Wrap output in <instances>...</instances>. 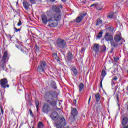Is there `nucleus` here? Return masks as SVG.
Wrapping results in <instances>:
<instances>
[{"mask_svg": "<svg viewBox=\"0 0 128 128\" xmlns=\"http://www.w3.org/2000/svg\"><path fill=\"white\" fill-rule=\"evenodd\" d=\"M30 102V101H29V103Z\"/></svg>", "mask_w": 128, "mask_h": 128, "instance_id": "obj_54", "label": "nucleus"}, {"mask_svg": "<svg viewBox=\"0 0 128 128\" xmlns=\"http://www.w3.org/2000/svg\"><path fill=\"white\" fill-rule=\"evenodd\" d=\"M91 8H96V10H100L101 8H98V4H93L91 5Z\"/></svg>", "mask_w": 128, "mask_h": 128, "instance_id": "obj_25", "label": "nucleus"}, {"mask_svg": "<svg viewBox=\"0 0 128 128\" xmlns=\"http://www.w3.org/2000/svg\"><path fill=\"white\" fill-rule=\"evenodd\" d=\"M60 124L62 126H66V120L64 117L60 118Z\"/></svg>", "mask_w": 128, "mask_h": 128, "instance_id": "obj_18", "label": "nucleus"}, {"mask_svg": "<svg viewBox=\"0 0 128 128\" xmlns=\"http://www.w3.org/2000/svg\"><path fill=\"white\" fill-rule=\"evenodd\" d=\"M32 128H34V126H32Z\"/></svg>", "mask_w": 128, "mask_h": 128, "instance_id": "obj_53", "label": "nucleus"}, {"mask_svg": "<svg viewBox=\"0 0 128 128\" xmlns=\"http://www.w3.org/2000/svg\"><path fill=\"white\" fill-rule=\"evenodd\" d=\"M56 128H62V126H60V125L58 124H56Z\"/></svg>", "mask_w": 128, "mask_h": 128, "instance_id": "obj_38", "label": "nucleus"}, {"mask_svg": "<svg viewBox=\"0 0 128 128\" xmlns=\"http://www.w3.org/2000/svg\"><path fill=\"white\" fill-rule=\"evenodd\" d=\"M50 118L54 120H58L60 118V115H58V112H54L51 114Z\"/></svg>", "mask_w": 128, "mask_h": 128, "instance_id": "obj_9", "label": "nucleus"}, {"mask_svg": "<svg viewBox=\"0 0 128 128\" xmlns=\"http://www.w3.org/2000/svg\"><path fill=\"white\" fill-rule=\"evenodd\" d=\"M104 38L106 42H110L112 46L118 48V44L114 41V36L109 32H106L104 36Z\"/></svg>", "mask_w": 128, "mask_h": 128, "instance_id": "obj_3", "label": "nucleus"}, {"mask_svg": "<svg viewBox=\"0 0 128 128\" xmlns=\"http://www.w3.org/2000/svg\"><path fill=\"white\" fill-rule=\"evenodd\" d=\"M90 98H92V96H90V98H89V99H88V104H90Z\"/></svg>", "mask_w": 128, "mask_h": 128, "instance_id": "obj_42", "label": "nucleus"}, {"mask_svg": "<svg viewBox=\"0 0 128 128\" xmlns=\"http://www.w3.org/2000/svg\"><path fill=\"white\" fill-rule=\"evenodd\" d=\"M41 18L42 22L44 24H48V19L46 15L44 14H43L41 16Z\"/></svg>", "mask_w": 128, "mask_h": 128, "instance_id": "obj_12", "label": "nucleus"}, {"mask_svg": "<svg viewBox=\"0 0 128 128\" xmlns=\"http://www.w3.org/2000/svg\"><path fill=\"white\" fill-rule=\"evenodd\" d=\"M72 58H73L72 54L70 52H69L67 54V60H68V62H70V60H72Z\"/></svg>", "mask_w": 128, "mask_h": 128, "instance_id": "obj_17", "label": "nucleus"}, {"mask_svg": "<svg viewBox=\"0 0 128 128\" xmlns=\"http://www.w3.org/2000/svg\"><path fill=\"white\" fill-rule=\"evenodd\" d=\"M56 0H50V2H54Z\"/></svg>", "mask_w": 128, "mask_h": 128, "instance_id": "obj_48", "label": "nucleus"}, {"mask_svg": "<svg viewBox=\"0 0 128 128\" xmlns=\"http://www.w3.org/2000/svg\"><path fill=\"white\" fill-rule=\"evenodd\" d=\"M22 18H20L19 22L18 23L17 25L18 26H22Z\"/></svg>", "mask_w": 128, "mask_h": 128, "instance_id": "obj_32", "label": "nucleus"}, {"mask_svg": "<svg viewBox=\"0 0 128 128\" xmlns=\"http://www.w3.org/2000/svg\"><path fill=\"white\" fill-rule=\"evenodd\" d=\"M53 56L54 58H56V60H57V62H60L58 57V54H56V53L53 54Z\"/></svg>", "mask_w": 128, "mask_h": 128, "instance_id": "obj_29", "label": "nucleus"}, {"mask_svg": "<svg viewBox=\"0 0 128 128\" xmlns=\"http://www.w3.org/2000/svg\"><path fill=\"white\" fill-rule=\"evenodd\" d=\"M112 16H114V12L109 13L108 15V18H112Z\"/></svg>", "mask_w": 128, "mask_h": 128, "instance_id": "obj_33", "label": "nucleus"}, {"mask_svg": "<svg viewBox=\"0 0 128 128\" xmlns=\"http://www.w3.org/2000/svg\"><path fill=\"white\" fill-rule=\"evenodd\" d=\"M116 98H117L118 100V95H117Z\"/></svg>", "mask_w": 128, "mask_h": 128, "instance_id": "obj_46", "label": "nucleus"}, {"mask_svg": "<svg viewBox=\"0 0 128 128\" xmlns=\"http://www.w3.org/2000/svg\"><path fill=\"white\" fill-rule=\"evenodd\" d=\"M0 85L3 88H10V85L8 84V79L4 78L0 80Z\"/></svg>", "mask_w": 128, "mask_h": 128, "instance_id": "obj_7", "label": "nucleus"}, {"mask_svg": "<svg viewBox=\"0 0 128 128\" xmlns=\"http://www.w3.org/2000/svg\"><path fill=\"white\" fill-rule=\"evenodd\" d=\"M56 110H60V108H57V109Z\"/></svg>", "mask_w": 128, "mask_h": 128, "instance_id": "obj_50", "label": "nucleus"}, {"mask_svg": "<svg viewBox=\"0 0 128 128\" xmlns=\"http://www.w3.org/2000/svg\"><path fill=\"white\" fill-rule=\"evenodd\" d=\"M62 2H66V0H61Z\"/></svg>", "mask_w": 128, "mask_h": 128, "instance_id": "obj_47", "label": "nucleus"}, {"mask_svg": "<svg viewBox=\"0 0 128 128\" xmlns=\"http://www.w3.org/2000/svg\"><path fill=\"white\" fill-rule=\"evenodd\" d=\"M50 88H54V90H56L58 87L56 86V84L54 81H52L50 84Z\"/></svg>", "mask_w": 128, "mask_h": 128, "instance_id": "obj_14", "label": "nucleus"}, {"mask_svg": "<svg viewBox=\"0 0 128 128\" xmlns=\"http://www.w3.org/2000/svg\"><path fill=\"white\" fill-rule=\"evenodd\" d=\"M49 102L52 106H56V98H58V92L56 91H49Z\"/></svg>", "mask_w": 128, "mask_h": 128, "instance_id": "obj_1", "label": "nucleus"}, {"mask_svg": "<svg viewBox=\"0 0 128 128\" xmlns=\"http://www.w3.org/2000/svg\"><path fill=\"white\" fill-rule=\"evenodd\" d=\"M59 8H62V6L60 5Z\"/></svg>", "mask_w": 128, "mask_h": 128, "instance_id": "obj_44", "label": "nucleus"}, {"mask_svg": "<svg viewBox=\"0 0 128 128\" xmlns=\"http://www.w3.org/2000/svg\"><path fill=\"white\" fill-rule=\"evenodd\" d=\"M118 80V77L116 76H115L114 78H113L112 80Z\"/></svg>", "mask_w": 128, "mask_h": 128, "instance_id": "obj_39", "label": "nucleus"}, {"mask_svg": "<svg viewBox=\"0 0 128 128\" xmlns=\"http://www.w3.org/2000/svg\"><path fill=\"white\" fill-rule=\"evenodd\" d=\"M106 70H102V78H104L106 76Z\"/></svg>", "mask_w": 128, "mask_h": 128, "instance_id": "obj_30", "label": "nucleus"}, {"mask_svg": "<svg viewBox=\"0 0 128 128\" xmlns=\"http://www.w3.org/2000/svg\"><path fill=\"white\" fill-rule=\"evenodd\" d=\"M30 2H34L36 0H29Z\"/></svg>", "mask_w": 128, "mask_h": 128, "instance_id": "obj_45", "label": "nucleus"}, {"mask_svg": "<svg viewBox=\"0 0 128 128\" xmlns=\"http://www.w3.org/2000/svg\"><path fill=\"white\" fill-rule=\"evenodd\" d=\"M29 112L30 116L34 117V113H32V109H29Z\"/></svg>", "mask_w": 128, "mask_h": 128, "instance_id": "obj_35", "label": "nucleus"}, {"mask_svg": "<svg viewBox=\"0 0 128 128\" xmlns=\"http://www.w3.org/2000/svg\"><path fill=\"white\" fill-rule=\"evenodd\" d=\"M44 98L46 100L47 102H48V92H46V93H45Z\"/></svg>", "mask_w": 128, "mask_h": 128, "instance_id": "obj_26", "label": "nucleus"}, {"mask_svg": "<svg viewBox=\"0 0 128 128\" xmlns=\"http://www.w3.org/2000/svg\"><path fill=\"white\" fill-rule=\"evenodd\" d=\"M26 96H28V94H25V98H26Z\"/></svg>", "mask_w": 128, "mask_h": 128, "instance_id": "obj_43", "label": "nucleus"}, {"mask_svg": "<svg viewBox=\"0 0 128 128\" xmlns=\"http://www.w3.org/2000/svg\"><path fill=\"white\" fill-rule=\"evenodd\" d=\"M42 111L44 114H48V103H44L42 107Z\"/></svg>", "mask_w": 128, "mask_h": 128, "instance_id": "obj_11", "label": "nucleus"}, {"mask_svg": "<svg viewBox=\"0 0 128 128\" xmlns=\"http://www.w3.org/2000/svg\"><path fill=\"white\" fill-rule=\"evenodd\" d=\"M114 40L115 44H118V42H120L122 40V35L120 34H117L114 37Z\"/></svg>", "mask_w": 128, "mask_h": 128, "instance_id": "obj_8", "label": "nucleus"}, {"mask_svg": "<svg viewBox=\"0 0 128 128\" xmlns=\"http://www.w3.org/2000/svg\"><path fill=\"white\" fill-rule=\"evenodd\" d=\"M6 58H8V52L6 51L3 55L2 60L0 62V68H2L4 70V66H6Z\"/></svg>", "mask_w": 128, "mask_h": 128, "instance_id": "obj_5", "label": "nucleus"}, {"mask_svg": "<svg viewBox=\"0 0 128 128\" xmlns=\"http://www.w3.org/2000/svg\"><path fill=\"white\" fill-rule=\"evenodd\" d=\"M2 58V55L0 54V58Z\"/></svg>", "mask_w": 128, "mask_h": 128, "instance_id": "obj_49", "label": "nucleus"}, {"mask_svg": "<svg viewBox=\"0 0 128 128\" xmlns=\"http://www.w3.org/2000/svg\"><path fill=\"white\" fill-rule=\"evenodd\" d=\"M93 50L95 52H100V46L98 44H95L93 47Z\"/></svg>", "mask_w": 128, "mask_h": 128, "instance_id": "obj_13", "label": "nucleus"}, {"mask_svg": "<svg viewBox=\"0 0 128 128\" xmlns=\"http://www.w3.org/2000/svg\"><path fill=\"white\" fill-rule=\"evenodd\" d=\"M98 8H101L100 10H102V8H98Z\"/></svg>", "mask_w": 128, "mask_h": 128, "instance_id": "obj_52", "label": "nucleus"}, {"mask_svg": "<svg viewBox=\"0 0 128 128\" xmlns=\"http://www.w3.org/2000/svg\"><path fill=\"white\" fill-rule=\"evenodd\" d=\"M71 114H72V116H78V110H76V108H72V110H71Z\"/></svg>", "mask_w": 128, "mask_h": 128, "instance_id": "obj_16", "label": "nucleus"}, {"mask_svg": "<svg viewBox=\"0 0 128 128\" xmlns=\"http://www.w3.org/2000/svg\"><path fill=\"white\" fill-rule=\"evenodd\" d=\"M102 80H104V78H102L100 82V88H102Z\"/></svg>", "mask_w": 128, "mask_h": 128, "instance_id": "obj_37", "label": "nucleus"}, {"mask_svg": "<svg viewBox=\"0 0 128 128\" xmlns=\"http://www.w3.org/2000/svg\"><path fill=\"white\" fill-rule=\"evenodd\" d=\"M86 16V14H80L79 16H78L76 20V22L77 23H80V22H82V18H84V16Z\"/></svg>", "mask_w": 128, "mask_h": 128, "instance_id": "obj_10", "label": "nucleus"}, {"mask_svg": "<svg viewBox=\"0 0 128 128\" xmlns=\"http://www.w3.org/2000/svg\"><path fill=\"white\" fill-rule=\"evenodd\" d=\"M78 88H79V92H82V90H84V84L82 83H80L78 86Z\"/></svg>", "mask_w": 128, "mask_h": 128, "instance_id": "obj_22", "label": "nucleus"}, {"mask_svg": "<svg viewBox=\"0 0 128 128\" xmlns=\"http://www.w3.org/2000/svg\"><path fill=\"white\" fill-rule=\"evenodd\" d=\"M120 60V58L118 57H114V60L116 62H118Z\"/></svg>", "mask_w": 128, "mask_h": 128, "instance_id": "obj_34", "label": "nucleus"}, {"mask_svg": "<svg viewBox=\"0 0 128 128\" xmlns=\"http://www.w3.org/2000/svg\"><path fill=\"white\" fill-rule=\"evenodd\" d=\"M95 98L96 100V102H100V95L99 94H96L95 95Z\"/></svg>", "mask_w": 128, "mask_h": 128, "instance_id": "obj_23", "label": "nucleus"}, {"mask_svg": "<svg viewBox=\"0 0 128 128\" xmlns=\"http://www.w3.org/2000/svg\"><path fill=\"white\" fill-rule=\"evenodd\" d=\"M72 74L73 76H76L78 74V70L76 68H72Z\"/></svg>", "mask_w": 128, "mask_h": 128, "instance_id": "obj_21", "label": "nucleus"}, {"mask_svg": "<svg viewBox=\"0 0 128 128\" xmlns=\"http://www.w3.org/2000/svg\"><path fill=\"white\" fill-rule=\"evenodd\" d=\"M102 24V20L98 18L97 20L96 26H100V24Z\"/></svg>", "mask_w": 128, "mask_h": 128, "instance_id": "obj_27", "label": "nucleus"}, {"mask_svg": "<svg viewBox=\"0 0 128 128\" xmlns=\"http://www.w3.org/2000/svg\"><path fill=\"white\" fill-rule=\"evenodd\" d=\"M106 52V45H102L101 46V50L100 51V54L102 52Z\"/></svg>", "mask_w": 128, "mask_h": 128, "instance_id": "obj_20", "label": "nucleus"}, {"mask_svg": "<svg viewBox=\"0 0 128 128\" xmlns=\"http://www.w3.org/2000/svg\"><path fill=\"white\" fill-rule=\"evenodd\" d=\"M122 44V43L121 42V43H120V44Z\"/></svg>", "mask_w": 128, "mask_h": 128, "instance_id": "obj_55", "label": "nucleus"}, {"mask_svg": "<svg viewBox=\"0 0 128 128\" xmlns=\"http://www.w3.org/2000/svg\"><path fill=\"white\" fill-rule=\"evenodd\" d=\"M22 4L25 10H28V8H30V4L28 3V2L27 1L24 0L22 2Z\"/></svg>", "mask_w": 128, "mask_h": 128, "instance_id": "obj_15", "label": "nucleus"}, {"mask_svg": "<svg viewBox=\"0 0 128 128\" xmlns=\"http://www.w3.org/2000/svg\"><path fill=\"white\" fill-rule=\"evenodd\" d=\"M73 104L75 105L76 104V100H73Z\"/></svg>", "mask_w": 128, "mask_h": 128, "instance_id": "obj_40", "label": "nucleus"}, {"mask_svg": "<svg viewBox=\"0 0 128 128\" xmlns=\"http://www.w3.org/2000/svg\"><path fill=\"white\" fill-rule=\"evenodd\" d=\"M52 10L54 12H60V8L56 6H53L52 7Z\"/></svg>", "mask_w": 128, "mask_h": 128, "instance_id": "obj_19", "label": "nucleus"}, {"mask_svg": "<svg viewBox=\"0 0 128 128\" xmlns=\"http://www.w3.org/2000/svg\"><path fill=\"white\" fill-rule=\"evenodd\" d=\"M57 46L60 48H64L66 46V42L62 39H58L57 40Z\"/></svg>", "mask_w": 128, "mask_h": 128, "instance_id": "obj_6", "label": "nucleus"}, {"mask_svg": "<svg viewBox=\"0 0 128 128\" xmlns=\"http://www.w3.org/2000/svg\"><path fill=\"white\" fill-rule=\"evenodd\" d=\"M46 66V61H41L37 69L38 72L40 74L41 72H44Z\"/></svg>", "mask_w": 128, "mask_h": 128, "instance_id": "obj_4", "label": "nucleus"}, {"mask_svg": "<svg viewBox=\"0 0 128 128\" xmlns=\"http://www.w3.org/2000/svg\"><path fill=\"white\" fill-rule=\"evenodd\" d=\"M35 104L36 108V110L38 111V108L40 106V102H38V100L37 99L35 100Z\"/></svg>", "mask_w": 128, "mask_h": 128, "instance_id": "obj_24", "label": "nucleus"}, {"mask_svg": "<svg viewBox=\"0 0 128 128\" xmlns=\"http://www.w3.org/2000/svg\"><path fill=\"white\" fill-rule=\"evenodd\" d=\"M14 29L15 30V32H20V28L18 29L16 27L14 28Z\"/></svg>", "mask_w": 128, "mask_h": 128, "instance_id": "obj_36", "label": "nucleus"}, {"mask_svg": "<svg viewBox=\"0 0 128 128\" xmlns=\"http://www.w3.org/2000/svg\"><path fill=\"white\" fill-rule=\"evenodd\" d=\"M46 0V2H48V0Z\"/></svg>", "mask_w": 128, "mask_h": 128, "instance_id": "obj_51", "label": "nucleus"}, {"mask_svg": "<svg viewBox=\"0 0 128 128\" xmlns=\"http://www.w3.org/2000/svg\"><path fill=\"white\" fill-rule=\"evenodd\" d=\"M1 114H4V110H2V108H1Z\"/></svg>", "mask_w": 128, "mask_h": 128, "instance_id": "obj_41", "label": "nucleus"}, {"mask_svg": "<svg viewBox=\"0 0 128 128\" xmlns=\"http://www.w3.org/2000/svg\"><path fill=\"white\" fill-rule=\"evenodd\" d=\"M54 18L56 22L52 20V17L50 19H49L48 26H50V28H54V26H58V22L60 20V18H62V17L60 16V14L58 13H56L54 16Z\"/></svg>", "mask_w": 128, "mask_h": 128, "instance_id": "obj_2", "label": "nucleus"}, {"mask_svg": "<svg viewBox=\"0 0 128 128\" xmlns=\"http://www.w3.org/2000/svg\"><path fill=\"white\" fill-rule=\"evenodd\" d=\"M38 128H44V124H42V122H40L38 123Z\"/></svg>", "mask_w": 128, "mask_h": 128, "instance_id": "obj_28", "label": "nucleus"}, {"mask_svg": "<svg viewBox=\"0 0 128 128\" xmlns=\"http://www.w3.org/2000/svg\"><path fill=\"white\" fill-rule=\"evenodd\" d=\"M97 36V38H102V32H100L98 34V36Z\"/></svg>", "mask_w": 128, "mask_h": 128, "instance_id": "obj_31", "label": "nucleus"}]
</instances>
